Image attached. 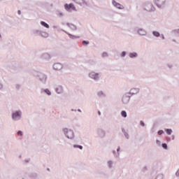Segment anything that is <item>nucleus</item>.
<instances>
[{
	"instance_id": "nucleus-22",
	"label": "nucleus",
	"mask_w": 179,
	"mask_h": 179,
	"mask_svg": "<svg viewBox=\"0 0 179 179\" xmlns=\"http://www.w3.org/2000/svg\"><path fill=\"white\" fill-rule=\"evenodd\" d=\"M66 26H68V27H70L71 30H76L78 29L75 24H71L69 22L66 23Z\"/></svg>"
},
{
	"instance_id": "nucleus-23",
	"label": "nucleus",
	"mask_w": 179,
	"mask_h": 179,
	"mask_svg": "<svg viewBox=\"0 0 179 179\" xmlns=\"http://www.w3.org/2000/svg\"><path fill=\"white\" fill-rule=\"evenodd\" d=\"M30 177L32 179H40V176H38V173H32L30 175Z\"/></svg>"
},
{
	"instance_id": "nucleus-20",
	"label": "nucleus",
	"mask_w": 179,
	"mask_h": 179,
	"mask_svg": "<svg viewBox=\"0 0 179 179\" xmlns=\"http://www.w3.org/2000/svg\"><path fill=\"white\" fill-rule=\"evenodd\" d=\"M62 31H64V33H66V34L69 35V37H70V38H71L72 40H75V38H79V36H76L74 35H72L71 34L69 33L68 31L62 29Z\"/></svg>"
},
{
	"instance_id": "nucleus-18",
	"label": "nucleus",
	"mask_w": 179,
	"mask_h": 179,
	"mask_svg": "<svg viewBox=\"0 0 179 179\" xmlns=\"http://www.w3.org/2000/svg\"><path fill=\"white\" fill-rule=\"evenodd\" d=\"M43 93H45V94H47V96H51L52 94L51 91H50L48 88L41 89V94H43Z\"/></svg>"
},
{
	"instance_id": "nucleus-15",
	"label": "nucleus",
	"mask_w": 179,
	"mask_h": 179,
	"mask_svg": "<svg viewBox=\"0 0 179 179\" xmlns=\"http://www.w3.org/2000/svg\"><path fill=\"white\" fill-rule=\"evenodd\" d=\"M64 68V66L61 63H55L53 64V69L55 71H61Z\"/></svg>"
},
{
	"instance_id": "nucleus-56",
	"label": "nucleus",
	"mask_w": 179,
	"mask_h": 179,
	"mask_svg": "<svg viewBox=\"0 0 179 179\" xmlns=\"http://www.w3.org/2000/svg\"><path fill=\"white\" fill-rule=\"evenodd\" d=\"M71 111H75V112H76V109H71Z\"/></svg>"
},
{
	"instance_id": "nucleus-10",
	"label": "nucleus",
	"mask_w": 179,
	"mask_h": 179,
	"mask_svg": "<svg viewBox=\"0 0 179 179\" xmlns=\"http://www.w3.org/2000/svg\"><path fill=\"white\" fill-rule=\"evenodd\" d=\"M64 9L67 10V12H71V10H75L76 12V7H75V5L73 3H71L69 4L66 3L64 4Z\"/></svg>"
},
{
	"instance_id": "nucleus-6",
	"label": "nucleus",
	"mask_w": 179,
	"mask_h": 179,
	"mask_svg": "<svg viewBox=\"0 0 179 179\" xmlns=\"http://www.w3.org/2000/svg\"><path fill=\"white\" fill-rule=\"evenodd\" d=\"M144 10L152 13L156 11V8L155 7V6H153V3H146L144 6Z\"/></svg>"
},
{
	"instance_id": "nucleus-27",
	"label": "nucleus",
	"mask_w": 179,
	"mask_h": 179,
	"mask_svg": "<svg viewBox=\"0 0 179 179\" xmlns=\"http://www.w3.org/2000/svg\"><path fill=\"white\" fill-rule=\"evenodd\" d=\"M73 148L74 149H80V150H83V146L80 145H78V144L73 145Z\"/></svg>"
},
{
	"instance_id": "nucleus-14",
	"label": "nucleus",
	"mask_w": 179,
	"mask_h": 179,
	"mask_svg": "<svg viewBox=\"0 0 179 179\" xmlns=\"http://www.w3.org/2000/svg\"><path fill=\"white\" fill-rule=\"evenodd\" d=\"M41 59H44L45 61H50L51 59V55L45 52L41 55Z\"/></svg>"
},
{
	"instance_id": "nucleus-5",
	"label": "nucleus",
	"mask_w": 179,
	"mask_h": 179,
	"mask_svg": "<svg viewBox=\"0 0 179 179\" xmlns=\"http://www.w3.org/2000/svg\"><path fill=\"white\" fill-rule=\"evenodd\" d=\"M131 95L128 92L124 93L122 96V104L124 106L129 104V101H131Z\"/></svg>"
},
{
	"instance_id": "nucleus-42",
	"label": "nucleus",
	"mask_w": 179,
	"mask_h": 179,
	"mask_svg": "<svg viewBox=\"0 0 179 179\" xmlns=\"http://www.w3.org/2000/svg\"><path fill=\"white\" fill-rule=\"evenodd\" d=\"M156 144L157 145V146H162V142L159 141V139L156 140Z\"/></svg>"
},
{
	"instance_id": "nucleus-44",
	"label": "nucleus",
	"mask_w": 179,
	"mask_h": 179,
	"mask_svg": "<svg viewBox=\"0 0 179 179\" xmlns=\"http://www.w3.org/2000/svg\"><path fill=\"white\" fill-rule=\"evenodd\" d=\"M157 134H158V135H163V134H164V131H163V130H159V131H157Z\"/></svg>"
},
{
	"instance_id": "nucleus-58",
	"label": "nucleus",
	"mask_w": 179,
	"mask_h": 179,
	"mask_svg": "<svg viewBox=\"0 0 179 179\" xmlns=\"http://www.w3.org/2000/svg\"><path fill=\"white\" fill-rule=\"evenodd\" d=\"M25 162H26L27 163H29V160L25 159Z\"/></svg>"
},
{
	"instance_id": "nucleus-4",
	"label": "nucleus",
	"mask_w": 179,
	"mask_h": 179,
	"mask_svg": "<svg viewBox=\"0 0 179 179\" xmlns=\"http://www.w3.org/2000/svg\"><path fill=\"white\" fill-rule=\"evenodd\" d=\"M96 134L97 138H99V139H104V138H106L107 135V133L106 132L104 129L101 127L96 128Z\"/></svg>"
},
{
	"instance_id": "nucleus-24",
	"label": "nucleus",
	"mask_w": 179,
	"mask_h": 179,
	"mask_svg": "<svg viewBox=\"0 0 179 179\" xmlns=\"http://www.w3.org/2000/svg\"><path fill=\"white\" fill-rule=\"evenodd\" d=\"M41 37H43L44 38H47L50 34L47 33L46 31H41Z\"/></svg>"
},
{
	"instance_id": "nucleus-32",
	"label": "nucleus",
	"mask_w": 179,
	"mask_h": 179,
	"mask_svg": "<svg viewBox=\"0 0 179 179\" xmlns=\"http://www.w3.org/2000/svg\"><path fill=\"white\" fill-rule=\"evenodd\" d=\"M120 114L122 117H123V118H127V117H128V115L127 114V111L125 110H122Z\"/></svg>"
},
{
	"instance_id": "nucleus-47",
	"label": "nucleus",
	"mask_w": 179,
	"mask_h": 179,
	"mask_svg": "<svg viewBox=\"0 0 179 179\" xmlns=\"http://www.w3.org/2000/svg\"><path fill=\"white\" fill-rule=\"evenodd\" d=\"M175 176H176V177H179V169H178L177 170V171L176 172Z\"/></svg>"
},
{
	"instance_id": "nucleus-53",
	"label": "nucleus",
	"mask_w": 179,
	"mask_h": 179,
	"mask_svg": "<svg viewBox=\"0 0 179 179\" xmlns=\"http://www.w3.org/2000/svg\"><path fill=\"white\" fill-rule=\"evenodd\" d=\"M175 31H176V33H177V34H179V29H176Z\"/></svg>"
},
{
	"instance_id": "nucleus-49",
	"label": "nucleus",
	"mask_w": 179,
	"mask_h": 179,
	"mask_svg": "<svg viewBox=\"0 0 179 179\" xmlns=\"http://www.w3.org/2000/svg\"><path fill=\"white\" fill-rule=\"evenodd\" d=\"M166 139L168 142H171V139L170 138V137H166Z\"/></svg>"
},
{
	"instance_id": "nucleus-40",
	"label": "nucleus",
	"mask_w": 179,
	"mask_h": 179,
	"mask_svg": "<svg viewBox=\"0 0 179 179\" xmlns=\"http://www.w3.org/2000/svg\"><path fill=\"white\" fill-rule=\"evenodd\" d=\"M116 152H117V155H119V156H120V155H121V152H121V147L120 145L117 146Z\"/></svg>"
},
{
	"instance_id": "nucleus-57",
	"label": "nucleus",
	"mask_w": 179,
	"mask_h": 179,
	"mask_svg": "<svg viewBox=\"0 0 179 179\" xmlns=\"http://www.w3.org/2000/svg\"><path fill=\"white\" fill-rule=\"evenodd\" d=\"M52 27H53V29H57V27L54 25Z\"/></svg>"
},
{
	"instance_id": "nucleus-43",
	"label": "nucleus",
	"mask_w": 179,
	"mask_h": 179,
	"mask_svg": "<svg viewBox=\"0 0 179 179\" xmlns=\"http://www.w3.org/2000/svg\"><path fill=\"white\" fill-rule=\"evenodd\" d=\"M167 67H168L169 69H173V64H167Z\"/></svg>"
},
{
	"instance_id": "nucleus-26",
	"label": "nucleus",
	"mask_w": 179,
	"mask_h": 179,
	"mask_svg": "<svg viewBox=\"0 0 179 179\" xmlns=\"http://www.w3.org/2000/svg\"><path fill=\"white\" fill-rule=\"evenodd\" d=\"M122 134H124V137L126 138V139H129V134H128V132H127L125 131V129H122Z\"/></svg>"
},
{
	"instance_id": "nucleus-2",
	"label": "nucleus",
	"mask_w": 179,
	"mask_h": 179,
	"mask_svg": "<svg viewBox=\"0 0 179 179\" xmlns=\"http://www.w3.org/2000/svg\"><path fill=\"white\" fill-rule=\"evenodd\" d=\"M23 116V112L20 110H14L11 113V120L15 122L20 121Z\"/></svg>"
},
{
	"instance_id": "nucleus-60",
	"label": "nucleus",
	"mask_w": 179,
	"mask_h": 179,
	"mask_svg": "<svg viewBox=\"0 0 179 179\" xmlns=\"http://www.w3.org/2000/svg\"><path fill=\"white\" fill-rule=\"evenodd\" d=\"M22 179H24V178H22Z\"/></svg>"
},
{
	"instance_id": "nucleus-25",
	"label": "nucleus",
	"mask_w": 179,
	"mask_h": 179,
	"mask_svg": "<svg viewBox=\"0 0 179 179\" xmlns=\"http://www.w3.org/2000/svg\"><path fill=\"white\" fill-rule=\"evenodd\" d=\"M152 36H154V37H157V38H159L161 36L160 32L157 31H152Z\"/></svg>"
},
{
	"instance_id": "nucleus-21",
	"label": "nucleus",
	"mask_w": 179,
	"mask_h": 179,
	"mask_svg": "<svg viewBox=\"0 0 179 179\" xmlns=\"http://www.w3.org/2000/svg\"><path fill=\"white\" fill-rule=\"evenodd\" d=\"M32 34L34 36H41V30L34 29L32 31Z\"/></svg>"
},
{
	"instance_id": "nucleus-17",
	"label": "nucleus",
	"mask_w": 179,
	"mask_h": 179,
	"mask_svg": "<svg viewBox=\"0 0 179 179\" xmlns=\"http://www.w3.org/2000/svg\"><path fill=\"white\" fill-rule=\"evenodd\" d=\"M55 92L57 94H62L64 93V87L62 85H59L55 88Z\"/></svg>"
},
{
	"instance_id": "nucleus-33",
	"label": "nucleus",
	"mask_w": 179,
	"mask_h": 179,
	"mask_svg": "<svg viewBox=\"0 0 179 179\" xmlns=\"http://www.w3.org/2000/svg\"><path fill=\"white\" fill-rule=\"evenodd\" d=\"M165 132L167 135H171L173 134V129H165Z\"/></svg>"
},
{
	"instance_id": "nucleus-52",
	"label": "nucleus",
	"mask_w": 179,
	"mask_h": 179,
	"mask_svg": "<svg viewBox=\"0 0 179 179\" xmlns=\"http://www.w3.org/2000/svg\"><path fill=\"white\" fill-rule=\"evenodd\" d=\"M171 137H172V141H174V139H176V136L172 135Z\"/></svg>"
},
{
	"instance_id": "nucleus-50",
	"label": "nucleus",
	"mask_w": 179,
	"mask_h": 179,
	"mask_svg": "<svg viewBox=\"0 0 179 179\" xmlns=\"http://www.w3.org/2000/svg\"><path fill=\"white\" fill-rule=\"evenodd\" d=\"M161 37L162 38V40H164L166 38L164 37V34H161Z\"/></svg>"
},
{
	"instance_id": "nucleus-35",
	"label": "nucleus",
	"mask_w": 179,
	"mask_h": 179,
	"mask_svg": "<svg viewBox=\"0 0 179 179\" xmlns=\"http://www.w3.org/2000/svg\"><path fill=\"white\" fill-rule=\"evenodd\" d=\"M148 171V166H145L141 169V173L145 174Z\"/></svg>"
},
{
	"instance_id": "nucleus-51",
	"label": "nucleus",
	"mask_w": 179,
	"mask_h": 179,
	"mask_svg": "<svg viewBox=\"0 0 179 179\" xmlns=\"http://www.w3.org/2000/svg\"><path fill=\"white\" fill-rule=\"evenodd\" d=\"M17 13H18V15H22V11L20 10H18Z\"/></svg>"
},
{
	"instance_id": "nucleus-30",
	"label": "nucleus",
	"mask_w": 179,
	"mask_h": 179,
	"mask_svg": "<svg viewBox=\"0 0 179 179\" xmlns=\"http://www.w3.org/2000/svg\"><path fill=\"white\" fill-rule=\"evenodd\" d=\"M112 153H113V157H115V159H118V157H120L119 154L115 150H113Z\"/></svg>"
},
{
	"instance_id": "nucleus-59",
	"label": "nucleus",
	"mask_w": 179,
	"mask_h": 179,
	"mask_svg": "<svg viewBox=\"0 0 179 179\" xmlns=\"http://www.w3.org/2000/svg\"><path fill=\"white\" fill-rule=\"evenodd\" d=\"M47 170H48V171H50V169L49 168H48Z\"/></svg>"
},
{
	"instance_id": "nucleus-8",
	"label": "nucleus",
	"mask_w": 179,
	"mask_h": 179,
	"mask_svg": "<svg viewBox=\"0 0 179 179\" xmlns=\"http://www.w3.org/2000/svg\"><path fill=\"white\" fill-rule=\"evenodd\" d=\"M37 78H38V80L41 83H42L43 85H45L47 83V79H48L47 74H45L44 73H40L37 76Z\"/></svg>"
},
{
	"instance_id": "nucleus-45",
	"label": "nucleus",
	"mask_w": 179,
	"mask_h": 179,
	"mask_svg": "<svg viewBox=\"0 0 179 179\" xmlns=\"http://www.w3.org/2000/svg\"><path fill=\"white\" fill-rule=\"evenodd\" d=\"M140 125H141V127H145V122H143V120H141V121H140Z\"/></svg>"
},
{
	"instance_id": "nucleus-9",
	"label": "nucleus",
	"mask_w": 179,
	"mask_h": 179,
	"mask_svg": "<svg viewBox=\"0 0 179 179\" xmlns=\"http://www.w3.org/2000/svg\"><path fill=\"white\" fill-rule=\"evenodd\" d=\"M106 166L108 169V170H114L115 167V162H114V160L113 159H108L106 161Z\"/></svg>"
},
{
	"instance_id": "nucleus-16",
	"label": "nucleus",
	"mask_w": 179,
	"mask_h": 179,
	"mask_svg": "<svg viewBox=\"0 0 179 179\" xmlns=\"http://www.w3.org/2000/svg\"><path fill=\"white\" fill-rule=\"evenodd\" d=\"M73 2L80 5V6H87V2L85 0H73Z\"/></svg>"
},
{
	"instance_id": "nucleus-37",
	"label": "nucleus",
	"mask_w": 179,
	"mask_h": 179,
	"mask_svg": "<svg viewBox=\"0 0 179 179\" xmlns=\"http://www.w3.org/2000/svg\"><path fill=\"white\" fill-rule=\"evenodd\" d=\"M162 148H163V149H164L165 150H167V149H169V146L167 145V143H163L162 144Z\"/></svg>"
},
{
	"instance_id": "nucleus-41",
	"label": "nucleus",
	"mask_w": 179,
	"mask_h": 179,
	"mask_svg": "<svg viewBox=\"0 0 179 179\" xmlns=\"http://www.w3.org/2000/svg\"><path fill=\"white\" fill-rule=\"evenodd\" d=\"M17 134L18 135V136H23V131H22L21 130H19L17 132Z\"/></svg>"
},
{
	"instance_id": "nucleus-34",
	"label": "nucleus",
	"mask_w": 179,
	"mask_h": 179,
	"mask_svg": "<svg viewBox=\"0 0 179 179\" xmlns=\"http://www.w3.org/2000/svg\"><path fill=\"white\" fill-rule=\"evenodd\" d=\"M56 14L57 15V16H59V17H63V16H64V13H62L59 10H57Z\"/></svg>"
},
{
	"instance_id": "nucleus-38",
	"label": "nucleus",
	"mask_w": 179,
	"mask_h": 179,
	"mask_svg": "<svg viewBox=\"0 0 179 179\" xmlns=\"http://www.w3.org/2000/svg\"><path fill=\"white\" fill-rule=\"evenodd\" d=\"M121 58H125L127 57V52L126 51H122L120 54Z\"/></svg>"
},
{
	"instance_id": "nucleus-13",
	"label": "nucleus",
	"mask_w": 179,
	"mask_h": 179,
	"mask_svg": "<svg viewBox=\"0 0 179 179\" xmlns=\"http://www.w3.org/2000/svg\"><path fill=\"white\" fill-rule=\"evenodd\" d=\"M112 5H113V6H115V8H117V9H124L125 7H124V6L117 1H115V0H113L112 1Z\"/></svg>"
},
{
	"instance_id": "nucleus-11",
	"label": "nucleus",
	"mask_w": 179,
	"mask_h": 179,
	"mask_svg": "<svg viewBox=\"0 0 179 179\" xmlns=\"http://www.w3.org/2000/svg\"><path fill=\"white\" fill-rule=\"evenodd\" d=\"M139 92H141V89L138 87H133L130 89L129 92L127 93L132 97V96H135V94H138Z\"/></svg>"
},
{
	"instance_id": "nucleus-36",
	"label": "nucleus",
	"mask_w": 179,
	"mask_h": 179,
	"mask_svg": "<svg viewBox=\"0 0 179 179\" xmlns=\"http://www.w3.org/2000/svg\"><path fill=\"white\" fill-rule=\"evenodd\" d=\"M82 44H83V45L86 47V46L89 45V44H90V42L89 41H83Z\"/></svg>"
},
{
	"instance_id": "nucleus-7",
	"label": "nucleus",
	"mask_w": 179,
	"mask_h": 179,
	"mask_svg": "<svg viewBox=\"0 0 179 179\" xmlns=\"http://www.w3.org/2000/svg\"><path fill=\"white\" fill-rule=\"evenodd\" d=\"M154 3L159 9H164L166 8V0H155Z\"/></svg>"
},
{
	"instance_id": "nucleus-48",
	"label": "nucleus",
	"mask_w": 179,
	"mask_h": 179,
	"mask_svg": "<svg viewBox=\"0 0 179 179\" xmlns=\"http://www.w3.org/2000/svg\"><path fill=\"white\" fill-rule=\"evenodd\" d=\"M0 90H3V84L0 83Z\"/></svg>"
},
{
	"instance_id": "nucleus-28",
	"label": "nucleus",
	"mask_w": 179,
	"mask_h": 179,
	"mask_svg": "<svg viewBox=\"0 0 179 179\" xmlns=\"http://www.w3.org/2000/svg\"><path fill=\"white\" fill-rule=\"evenodd\" d=\"M41 24L43 27H45V29H49L50 28V25L47 22H45L44 21H41Z\"/></svg>"
},
{
	"instance_id": "nucleus-46",
	"label": "nucleus",
	"mask_w": 179,
	"mask_h": 179,
	"mask_svg": "<svg viewBox=\"0 0 179 179\" xmlns=\"http://www.w3.org/2000/svg\"><path fill=\"white\" fill-rule=\"evenodd\" d=\"M15 89H17V90H19L20 89V85L17 84V85H15Z\"/></svg>"
},
{
	"instance_id": "nucleus-3",
	"label": "nucleus",
	"mask_w": 179,
	"mask_h": 179,
	"mask_svg": "<svg viewBox=\"0 0 179 179\" xmlns=\"http://www.w3.org/2000/svg\"><path fill=\"white\" fill-rule=\"evenodd\" d=\"M88 78L94 82H99L101 79V73L92 71L88 73Z\"/></svg>"
},
{
	"instance_id": "nucleus-19",
	"label": "nucleus",
	"mask_w": 179,
	"mask_h": 179,
	"mask_svg": "<svg viewBox=\"0 0 179 179\" xmlns=\"http://www.w3.org/2000/svg\"><path fill=\"white\" fill-rule=\"evenodd\" d=\"M129 57L131 59H135V58H137L138 57V55L136 52H132L129 53Z\"/></svg>"
},
{
	"instance_id": "nucleus-29",
	"label": "nucleus",
	"mask_w": 179,
	"mask_h": 179,
	"mask_svg": "<svg viewBox=\"0 0 179 179\" xmlns=\"http://www.w3.org/2000/svg\"><path fill=\"white\" fill-rule=\"evenodd\" d=\"M96 94H97L98 97H106V94L103 91H99Z\"/></svg>"
},
{
	"instance_id": "nucleus-12",
	"label": "nucleus",
	"mask_w": 179,
	"mask_h": 179,
	"mask_svg": "<svg viewBox=\"0 0 179 179\" xmlns=\"http://www.w3.org/2000/svg\"><path fill=\"white\" fill-rule=\"evenodd\" d=\"M136 31L138 36H146L148 34V31L143 28H137Z\"/></svg>"
},
{
	"instance_id": "nucleus-54",
	"label": "nucleus",
	"mask_w": 179,
	"mask_h": 179,
	"mask_svg": "<svg viewBox=\"0 0 179 179\" xmlns=\"http://www.w3.org/2000/svg\"><path fill=\"white\" fill-rule=\"evenodd\" d=\"M98 115H101V112H100V110L98 111Z\"/></svg>"
},
{
	"instance_id": "nucleus-39",
	"label": "nucleus",
	"mask_w": 179,
	"mask_h": 179,
	"mask_svg": "<svg viewBox=\"0 0 179 179\" xmlns=\"http://www.w3.org/2000/svg\"><path fill=\"white\" fill-rule=\"evenodd\" d=\"M101 57L102 58H107V57H108V53H107L106 52H103L101 54Z\"/></svg>"
},
{
	"instance_id": "nucleus-1",
	"label": "nucleus",
	"mask_w": 179,
	"mask_h": 179,
	"mask_svg": "<svg viewBox=\"0 0 179 179\" xmlns=\"http://www.w3.org/2000/svg\"><path fill=\"white\" fill-rule=\"evenodd\" d=\"M62 131L66 139H69L70 141H73L75 139V132L72 129L64 127Z\"/></svg>"
},
{
	"instance_id": "nucleus-31",
	"label": "nucleus",
	"mask_w": 179,
	"mask_h": 179,
	"mask_svg": "<svg viewBox=\"0 0 179 179\" xmlns=\"http://www.w3.org/2000/svg\"><path fill=\"white\" fill-rule=\"evenodd\" d=\"M164 175L163 173H158L156 175L155 179H164Z\"/></svg>"
},
{
	"instance_id": "nucleus-55",
	"label": "nucleus",
	"mask_w": 179,
	"mask_h": 179,
	"mask_svg": "<svg viewBox=\"0 0 179 179\" xmlns=\"http://www.w3.org/2000/svg\"><path fill=\"white\" fill-rule=\"evenodd\" d=\"M77 111H78V113H82V110L80 109H78Z\"/></svg>"
}]
</instances>
